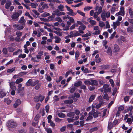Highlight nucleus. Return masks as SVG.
Listing matches in <instances>:
<instances>
[{
  "label": "nucleus",
  "instance_id": "nucleus-17",
  "mask_svg": "<svg viewBox=\"0 0 133 133\" xmlns=\"http://www.w3.org/2000/svg\"><path fill=\"white\" fill-rule=\"evenodd\" d=\"M15 84V83L14 82H12L10 83L9 85L10 88H11V90L13 88V89L14 90L16 89V87L14 86Z\"/></svg>",
  "mask_w": 133,
  "mask_h": 133
},
{
  "label": "nucleus",
  "instance_id": "nucleus-22",
  "mask_svg": "<svg viewBox=\"0 0 133 133\" xmlns=\"http://www.w3.org/2000/svg\"><path fill=\"white\" fill-rule=\"evenodd\" d=\"M113 125L111 122H109L108 125V130H110L113 127Z\"/></svg>",
  "mask_w": 133,
  "mask_h": 133
},
{
  "label": "nucleus",
  "instance_id": "nucleus-24",
  "mask_svg": "<svg viewBox=\"0 0 133 133\" xmlns=\"http://www.w3.org/2000/svg\"><path fill=\"white\" fill-rule=\"evenodd\" d=\"M15 67L12 68V69H8L7 70V72L8 73H11L13 72L15 70Z\"/></svg>",
  "mask_w": 133,
  "mask_h": 133
},
{
  "label": "nucleus",
  "instance_id": "nucleus-18",
  "mask_svg": "<svg viewBox=\"0 0 133 133\" xmlns=\"http://www.w3.org/2000/svg\"><path fill=\"white\" fill-rule=\"evenodd\" d=\"M11 4V2L10 1L6 2L5 4V8L6 9H9Z\"/></svg>",
  "mask_w": 133,
  "mask_h": 133
},
{
  "label": "nucleus",
  "instance_id": "nucleus-57",
  "mask_svg": "<svg viewBox=\"0 0 133 133\" xmlns=\"http://www.w3.org/2000/svg\"><path fill=\"white\" fill-rule=\"evenodd\" d=\"M31 5L32 8H36V5H37V3H31Z\"/></svg>",
  "mask_w": 133,
  "mask_h": 133
},
{
  "label": "nucleus",
  "instance_id": "nucleus-16",
  "mask_svg": "<svg viewBox=\"0 0 133 133\" xmlns=\"http://www.w3.org/2000/svg\"><path fill=\"white\" fill-rule=\"evenodd\" d=\"M6 94L4 90H2L0 91V97H3L6 95Z\"/></svg>",
  "mask_w": 133,
  "mask_h": 133
},
{
  "label": "nucleus",
  "instance_id": "nucleus-42",
  "mask_svg": "<svg viewBox=\"0 0 133 133\" xmlns=\"http://www.w3.org/2000/svg\"><path fill=\"white\" fill-rule=\"evenodd\" d=\"M91 81H84L85 84L87 85H91Z\"/></svg>",
  "mask_w": 133,
  "mask_h": 133
},
{
  "label": "nucleus",
  "instance_id": "nucleus-35",
  "mask_svg": "<svg viewBox=\"0 0 133 133\" xmlns=\"http://www.w3.org/2000/svg\"><path fill=\"white\" fill-rule=\"evenodd\" d=\"M99 114L98 112L96 111L94 112L93 113V116L94 118H96L98 117V114Z\"/></svg>",
  "mask_w": 133,
  "mask_h": 133
},
{
  "label": "nucleus",
  "instance_id": "nucleus-4",
  "mask_svg": "<svg viewBox=\"0 0 133 133\" xmlns=\"http://www.w3.org/2000/svg\"><path fill=\"white\" fill-rule=\"evenodd\" d=\"M103 90L105 92H110L111 91V89L109 87V86L107 84H104L103 87Z\"/></svg>",
  "mask_w": 133,
  "mask_h": 133
},
{
  "label": "nucleus",
  "instance_id": "nucleus-60",
  "mask_svg": "<svg viewBox=\"0 0 133 133\" xmlns=\"http://www.w3.org/2000/svg\"><path fill=\"white\" fill-rule=\"evenodd\" d=\"M124 101L125 102L129 101V96H126L124 98Z\"/></svg>",
  "mask_w": 133,
  "mask_h": 133
},
{
  "label": "nucleus",
  "instance_id": "nucleus-56",
  "mask_svg": "<svg viewBox=\"0 0 133 133\" xmlns=\"http://www.w3.org/2000/svg\"><path fill=\"white\" fill-rule=\"evenodd\" d=\"M16 34L18 37H20L22 35V32H17L16 33Z\"/></svg>",
  "mask_w": 133,
  "mask_h": 133
},
{
  "label": "nucleus",
  "instance_id": "nucleus-48",
  "mask_svg": "<svg viewBox=\"0 0 133 133\" xmlns=\"http://www.w3.org/2000/svg\"><path fill=\"white\" fill-rule=\"evenodd\" d=\"M124 7H121L120 8V12H121L123 14V15H124Z\"/></svg>",
  "mask_w": 133,
  "mask_h": 133
},
{
  "label": "nucleus",
  "instance_id": "nucleus-37",
  "mask_svg": "<svg viewBox=\"0 0 133 133\" xmlns=\"http://www.w3.org/2000/svg\"><path fill=\"white\" fill-rule=\"evenodd\" d=\"M129 13L131 17L132 18H133V11L132 10L131 8L129 9Z\"/></svg>",
  "mask_w": 133,
  "mask_h": 133
},
{
  "label": "nucleus",
  "instance_id": "nucleus-12",
  "mask_svg": "<svg viewBox=\"0 0 133 133\" xmlns=\"http://www.w3.org/2000/svg\"><path fill=\"white\" fill-rule=\"evenodd\" d=\"M101 17L103 21H106L105 13V11H103L101 15Z\"/></svg>",
  "mask_w": 133,
  "mask_h": 133
},
{
  "label": "nucleus",
  "instance_id": "nucleus-49",
  "mask_svg": "<svg viewBox=\"0 0 133 133\" xmlns=\"http://www.w3.org/2000/svg\"><path fill=\"white\" fill-rule=\"evenodd\" d=\"M103 36L105 35V37L106 38H108V37L109 34L108 33L107 31H105L103 32Z\"/></svg>",
  "mask_w": 133,
  "mask_h": 133
},
{
  "label": "nucleus",
  "instance_id": "nucleus-5",
  "mask_svg": "<svg viewBox=\"0 0 133 133\" xmlns=\"http://www.w3.org/2000/svg\"><path fill=\"white\" fill-rule=\"evenodd\" d=\"M48 7V5L46 4H45L43 6L41 7L40 6L39 7V9L38 10V11L40 13H42L43 12V10L45 8H47Z\"/></svg>",
  "mask_w": 133,
  "mask_h": 133
},
{
  "label": "nucleus",
  "instance_id": "nucleus-29",
  "mask_svg": "<svg viewBox=\"0 0 133 133\" xmlns=\"http://www.w3.org/2000/svg\"><path fill=\"white\" fill-rule=\"evenodd\" d=\"M86 27L84 25H82L81 26H79L78 29L82 30H84L85 29Z\"/></svg>",
  "mask_w": 133,
  "mask_h": 133
},
{
  "label": "nucleus",
  "instance_id": "nucleus-7",
  "mask_svg": "<svg viewBox=\"0 0 133 133\" xmlns=\"http://www.w3.org/2000/svg\"><path fill=\"white\" fill-rule=\"evenodd\" d=\"M25 20L23 16L21 17L18 21V23H19L22 24V25H24V26H25Z\"/></svg>",
  "mask_w": 133,
  "mask_h": 133
},
{
  "label": "nucleus",
  "instance_id": "nucleus-13",
  "mask_svg": "<svg viewBox=\"0 0 133 133\" xmlns=\"http://www.w3.org/2000/svg\"><path fill=\"white\" fill-rule=\"evenodd\" d=\"M91 18H92V17H91L88 19V21H89L90 23L92 25H95L96 24V22L94 20H91L90 19Z\"/></svg>",
  "mask_w": 133,
  "mask_h": 133
},
{
  "label": "nucleus",
  "instance_id": "nucleus-43",
  "mask_svg": "<svg viewBox=\"0 0 133 133\" xmlns=\"http://www.w3.org/2000/svg\"><path fill=\"white\" fill-rule=\"evenodd\" d=\"M124 107L123 105H121L118 108V110L121 111L124 109Z\"/></svg>",
  "mask_w": 133,
  "mask_h": 133
},
{
  "label": "nucleus",
  "instance_id": "nucleus-36",
  "mask_svg": "<svg viewBox=\"0 0 133 133\" xmlns=\"http://www.w3.org/2000/svg\"><path fill=\"white\" fill-rule=\"evenodd\" d=\"M58 116L61 118H64L65 117V115L63 113H59L58 114Z\"/></svg>",
  "mask_w": 133,
  "mask_h": 133
},
{
  "label": "nucleus",
  "instance_id": "nucleus-47",
  "mask_svg": "<svg viewBox=\"0 0 133 133\" xmlns=\"http://www.w3.org/2000/svg\"><path fill=\"white\" fill-rule=\"evenodd\" d=\"M73 101L72 99L69 100H66L64 101V103H73Z\"/></svg>",
  "mask_w": 133,
  "mask_h": 133
},
{
  "label": "nucleus",
  "instance_id": "nucleus-64",
  "mask_svg": "<svg viewBox=\"0 0 133 133\" xmlns=\"http://www.w3.org/2000/svg\"><path fill=\"white\" fill-rule=\"evenodd\" d=\"M24 26V25H22L20 26L19 25V26H18L17 29L18 30H22L23 29Z\"/></svg>",
  "mask_w": 133,
  "mask_h": 133
},
{
  "label": "nucleus",
  "instance_id": "nucleus-23",
  "mask_svg": "<svg viewBox=\"0 0 133 133\" xmlns=\"http://www.w3.org/2000/svg\"><path fill=\"white\" fill-rule=\"evenodd\" d=\"M95 96L94 95H91L89 99V102H91L95 98Z\"/></svg>",
  "mask_w": 133,
  "mask_h": 133
},
{
  "label": "nucleus",
  "instance_id": "nucleus-33",
  "mask_svg": "<svg viewBox=\"0 0 133 133\" xmlns=\"http://www.w3.org/2000/svg\"><path fill=\"white\" fill-rule=\"evenodd\" d=\"M63 8L64 6L62 4H60V5L58 6V8L61 11H63Z\"/></svg>",
  "mask_w": 133,
  "mask_h": 133
},
{
  "label": "nucleus",
  "instance_id": "nucleus-40",
  "mask_svg": "<svg viewBox=\"0 0 133 133\" xmlns=\"http://www.w3.org/2000/svg\"><path fill=\"white\" fill-rule=\"evenodd\" d=\"M26 57V55L25 54H21L19 55L18 57L19 58H25Z\"/></svg>",
  "mask_w": 133,
  "mask_h": 133
},
{
  "label": "nucleus",
  "instance_id": "nucleus-15",
  "mask_svg": "<svg viewBox=\"0 0 133 133\" xmlns=\"http://www.w3.org/2000/svg\"><path fill=\"white\" fill-rule=\"evenodd\" d=\"M114 48L115 51L116 52H118L120 48L119 46L117 44H115L114 45Z\"/></svg>",
  "mask_w": 133,
  "mask_h": 133
},
{
  "label": "nucleus",
  "instance_id": "nucleus-32",
  "mask_svg": "<svg viewBox=\"0 0 133 133\" xmlns=\"http://www.w3.org/2000/svg\"><path fill=\"white\" fill-rule=\"evenodd\" d=\"M81 70L84 72H88L89 71L87 68H85V67H82Z\"/></svg>",
  "mask_w": 133,
  "mask_h": 133
},
{
  "label": "nucleus",
  "instance_id": "nucleus-2",
  "mask_svg": "<svg viewBox=\"0 0 133 133\" xmlns=\"http://www.w3.org/2000/svg\"><path fill=\"white\" fill-rule=\"evenodd\" d=\"M16 123L13 120H11L8 121L6 125L9 128H13L15 127L16 125Z\"/></svg>",
  "mask_w": 133,
  "mask_h": 133
},
{
  "label": "nucleus",
  "instance_id": "nucleus-58",
  "mask_svg": "<svg viewBox=\"0 0 133 133\" xmlns=\"http://www.w3.org/2000/svg\"><path fill=\"white\" fill-rule=\"evenodd\" d=\"M66 128L65 126L63 127L60 129V131L62 132H63L65 131Z\"/></svg>",
  "mask_w": 133,
  "mask_h": 133
},
{
  "label": "nucleus",
  "instance_id": "nucleus-25",
  "mask_svg": "<svg viewBox=\"0 0 133 133\" xmlns=\"http://www.w3.org/2000/svg\"><path fill=\"white\" fill-rule=\"evenodd\" d=\"M8 49L9 52H13L15 50V49L12 46H10L8 48Z\"/></svg>",
  "mask_w": 133,
  "mask_h": 133
},
{
  "label": "nucleus",
  "instance_id": "nucleus-46",
  "mask_svg": "<svg viewBox=\"0 0 133 133\" xmlns=\"http://www.w3.org/2000/svg\"><path fill=\"white\" fill-rule=\"evenodd\" d=\"M92 8L91 7L89 6H87L85 7L84 8V11H89L90 10V9H91Z\"/></svg>",
  "mask_w": 133,
  "mask_h": 133
},
{
  "label": "nucleus",
  "instance_id": "nucleus-31",
  "mask_svg": "<svg viewBox=\"0 0 133 133\" xmlns=\"http://www.w3.org/2000/svg\"><path fill=\"white\" fill-rule=\"evenodd\" d=\"M98 99L100 102L103 103V99L102 97L101 96H99L98 97Z\"/></svg>",
  "mask_w": 133,
  "mask_h": 133
},
{
  "label": "nucleus",
  "instance_id": "nucleus-3",
  "mask_svg": "<svg viewBox=\"0 0 133 133\" xmlns=\"http://www.w3.org/2000/svg\"><path fill=\"white\" fill-rule=\"evenodd\" d=\"M65 7L66 8L67 10L69 12L67 13L68 14L71 16H75L76 15L77 13L74 12L72 9H70L69 6L66 5Z\"/></svg>",
  "mask_w": 133,
  "mask_h": 133
},
{
  "label": "nucleus",
  "instance_id": "nucleus-21",
  "mask_svg": "<svg viewBox=\"0 0 133 133\" xmlns=\"http://www.w3.org/2000/svg\"><path fill=\"white\" fill-rule=\"evenodd\" d=\"M107 53L109 55H111L112 54L111 48L110 47L108 48L107 51Z\"/></svg>",
  "mask_w": 133,
  "mask_h": 133
},
{
  "label": "nucleus",
  "instance_id": "nucleus-55",
  "mask_svg": "<svg viewBox=\"0 0 133 133\" xmlns=\"http://www.w3.org/2000/svg\"><path fill=\"white\" fill-rule=\"evenodd\" d=\"M99 15V14L97 12H95L94 15V18H97L98 17V16Z\"/></svg>",
  "mask_w": 133,
  "mask_h": 133
},
{
  "label": "nucleus",
  "instance_id": "nucleus-53",
  "mask_svg": "<svg viewBox=\"0 0 133 133\" xmlns=\"http://www.w3.org/2000/svg\"><path fill=\"white\" fill-rule=\"evenodd\" d=\"M34 99V101L35 102H38L40 100V96L39 97H35Z\"/></svg>",
  "mask_w": 133,
  "mask_h": 133
},
{
  "label": "nucleus",
  "instance_id": "nucleus-1",
  "mask_svg": "<svg viewBox=\"0 0 133 133\" xmlns=\"http://www.w3.org/2000/svg\"><path fill=\"white\" fill-rule=\"evenodd\" d=\"M38 82L39 81L37 80L33 81L31 79H30L26 83V85L27 86L33 87L38 83Z\"/></svg>",
  "mask_w": 133,
  "mask_h": 133
},
{
  "label": "nucleus",
  "instance_id": "nucleus-10",
  "mask_svg": "<svg viewBox=\"0 0 133 133\" xmlns=\"http://www.w3.org/2000/svg\"><path fill=\"white\" fill-rule=\"evenodd\" d=\"M43 55V52L42 51H40L38 53V54L36 55V57L38 59H41L42 55Z\"/></svg>",
  "mask_w": 133,
  "mask_h": 133
},
{
  "label": "nucleus",
  "instance_id": "nucleus-50",
  "mask_svg": "<svg viewBox=\"0 0 133 133\" xmlns=\"http://www.w3.org/2000/svg\"><path fill=\"white\" fill-rule=\"evenodd\" d=\"M109 81L111 85V86L112 87L114 86V84L113 80L112 79H109Z\"/></svg>",
  "mask_w": 133,
  "mask_h": 133
},
{
  "label": "nucleus",
  "instance_id": "nucleus-30",
  "mask_svg": "<svg viewBox=\"0 0 133 133\" xmlns=\"http://www.w3.org/2000/svg\"><path fill=\"white\" fill-rule=\"evenodd\" d=\"M120 22L118 21H117L116 22H114L113 23V25H115L116 26H118L120 25Z\"/></svg>",
  "mask_w": 133,
  "mask_h": 133
},
{
  "label": "nucleus",
  "instance_id": "nucleus-39",
  "mask_svg": "<svg viewBox=\"0 0 133 133\" xmlns=\"http://www.w3.org/2000/svg\"><path fill=\"white\" fill-rule=\"evenodd\" d=\"M99 26L101 27H103L105 26V24L103 22L100 21L99 22Z\"/></svg>",
  "mask_w": 133,
  "mask_h": 133
},
{
  "label": "nucleus",
  "instance_id": "nucleus-38",
  "mask_svg": "<svg viewBox=\"0 0 133 133\" xmlns=\"http://www.w3.org/2000/svg\"><path fill=\"white\" fill-rule=\"evenodd\" d=\"M4 101L5 102H6V103L8 104H9L11 102V100L7 98H5Z\"/></svg>",
  "mask_w": 133,
  "mask_h": 133
},
{
  "label": "nucleus",
  "instance_id": "nucleus-19",
  "mask_svg": "<svg viewBox=\"0 0 133 133\" xmlns=\"http://www.w3.org/2000/svg\"><path fill=\"white\" fill-rule=\"evenodd\" d=\"M74 112H71L68 114H67V116L68 117H71L72 118H74Z\"/></svg>",
  "mask_w": 133,
  "mask_h": 133
},
{
  "label": "nucleus",
  "instance_id": "nucleus-9",
  "mask_svg": "<svg viewBox=\"0 0 133 133\" xmlns=\"http://www.w3.org/2000/svg\"><path fill=\"white\" fill-rule=\"evenodd\" d=\"M92 112H90L89 114V116L87 117L86 121H89L91 120L92 118Z\"/></svg>",
  "mask_w": 133,
  "mask_h": 133
},
{
  "label": "nucleus",
  "instance_id": "nucleus-8",
  "mask_svg": "<svg viewBox=\"0 0 133 133\" xmlns=\"http://www.w3.org/2000/svg\"><path fill=\"white\" fill-rule=\"evenodd\" d=\"M91 85H97L98 84V82L96 80L91 79Z\"/></svg>",
  "mask_w": 133,
  "mask_h": 133
},
{
  "label": "nucleus",
  "instance_id": "nucleus-52",
  "mask_svg": "<svg viewBox=\"0 0 133 133\" xmlns=\"http://www.w3.org/2000/svg\"><path fill=\"white\" fill-rule=\"evenodd\" d=\"M116 32L115 31H114L113 33L111 34V36L110 37V39H112L114 38V36L116 35Z\"/></svg>",
  "mask_w": 133,
  "mask_h": 133
},
{
  "label": "nucleus",
  "instance_id": "nucleus-51",
  "mask_svg": "<svg viewBox=\"0 0 133 133\" xmlns=\"http://www.w3.org/2000/svg\"><path fill=\"white\" fill-rule=\"evenodd\" d=\"M79 52L78 51H76L75 52V57L76 58V59L77 58H78L79 57Z\"/></svg>",
  "mask_w": 133,
  "mask_h": 133
},
{
  "label": "nucleus",
  "instance_id": "nucleus-20",
  "mask_svg": "<svg viewBox=\"0 0 133 133\" xmlns=\"http://www.w3.org/2000/svg\"><path fill=\"white\" fill-rule=\"evenodd\" d=\"M56 40L55 42L56 43H59L61 41V39L58 37L56 36L55 38Z\"/></svg>",
  "mask_w": 133,
  "mask_h": 133
},
{
  "label": "nucleus",
  "instance_id": "nucleus-11",
  "mask_svg": "<svg viewBox=\"0 0 133 133\" xmlns=\"http://www.w3.org/2000/svg\"><path fill=\"white\" fill-rule=\"evenodd\" d=\"M82 82L81 81H79L77 82H76L74 84V87H78L80 86L82 84Z\"/></svg>",
  "mask_w": 133,
  "mask_h": 133
},
{
  "label": "nucleus",
  "instance_id": "nucleus-28",
  "mask_svg": "<svg viewBox=\"0 0 133 133\" xmlns=\"http://www.w3.org/2000/svg\"><path fill=\"white\" fill-rule=\"evenodd\" d=\"M89 32L90 31H89V33H87L85 34L82 35V37H86L90 36L91 34Z\"/></svg>",
  "mask_w": 133,
  "mask_h": 133
},
{
  "label": "nucleus",
  "instance_id": "nucleus-44",
  "mask_svg": "<svg viewBox=\"0 0 133 133\" xmlns=\"http://www.w3.org/2000/svg\"><path fill=\"white\" fill-rule=\"evenodd\" d=\"M104 98L106 99L107 100H108L109 99V97L108 96L107 94H105L103 96Z\"/></svg>",
  "mask_w": 133,
  "mask_h": 133
},
{
  "label": "nucleus",
  "instance_id": "nucleus-62",
  "mask_svg": "<svg viewBox=\"0 0 133 133\" xmlns=\"http://www.w3.org/2000/svg\"><path fill=\"white\" fill-rule=\"evenodd\" d=\"M102 103H99L97 105H96L95 106L96 108L97 109L101 107V106L102 105Z\"/></svg>",
  "mask_w": 133,
  "mask_h": 133
},
{
  "label": "nucleus",
  "instance_id": "nucleus-41",
  "mask_svg": "<svg viewBox=\"0 0 133 133\" xmlns=\"http://www.w3.org/2000/svg\"><path fill=\"white\" fill-rule=\"evenodd\" d=\"M60 31H54L53 32L59 36H61L62 35V33Z\"/></svg>",
  "mask_w": 133,
  "mask_h": 133
},
{
  "label": "nucleus",
  "instance_id": "nucleus-61",
  "mask_svg": "<svg viewBox=\"0 0 133 133\" xmlns=\"http://www.w3.org/2000/svg\"><path fill=\"white\" fill-rule=\"evenodd\" d=\"M102 8L101 6H100V7H99L97 12L99 14L102 12Z\"/></svg>",
  "mask_w": 133,
  "mask_h": 133
},
{
  "label": "nucleus",
  "instance_id": "nucleus-14",
  "mask_svg": "<svg viewBox=\"0 0 133 133\" xmlns=\"http://www.w3.org/2000/svg\"><path fill=\"white\" fill-rule=\"evenodd\" d=\"M21 103V101L19 99L17 100L15 103L14 104V106L15 108L17 107L18 105Z\"/></svg>",
  "mask_w": 133,
  "mask_h": 133
},
{
  "label": "nucleus",
  "instance_id": "nucleus-6",
  "mask_svg": "<svg viewBox=\"0 0 133 133\" xmlns=\"http://www.w3.org/2000/svg\"><path fill=\"white\" fill-rule=\"evenodd\" d=\"M19 16V14L17 12H14L11 17L13 19H15L18 18Z\"/></svg>",
  "mask_w": 133,
  "mask_h": 133
},
{
  "label": "nucleus",
  "instance_id": "nucleus-45",
  "mask_svg": "<svg viewBox=\"0 0 133 133\" xmlns=\"http://www.w3.org/2000/svg\"><path fill=\"white\" fill-rule=\"evenodd\" d=\"M2 52L5 55L8 52V51L6 48H3L2 50Z\"/></svg>",
  "mask_w": 133,
  "mask_h": 133
},
{
  "label": "nucleus",
  "instance_id": "nucleus-63",
  "mask_svg": "<svg viewBox=\"0 0 133 133\" xmlns=\"http://www.w3.org/2000/svg\"><path fill=\"white\" fill-rule=\"evenodd\" d=\"M80 88L82 89L85 90L86 89V86L84 85H81L80 87Z\"/></svg>",
  "mask_w": 133,
  "mask_h": 133
},
{
  "label": "nucleus",
  "instance_id": "nucleus-34",
  "mask_svg": "<svg viewBox=\"0 0 133 133\" xmlns=\"http://www.w3.org/2000/svg\"><path fill=\"white\" fill-rule=\"evenodd\" d=\"M25 15L26 16H28L29 18H31L32 20L34 19L30 15L29 13L27 12H26L25 13Z\"/></svg>",
  "mask_w": 133,
  "mask_h": 133
},
{
  "label": "nucleus",
  "instance_id": "nucleus-26",
  "mask_svg": "<svg viewBox=\"0 0 133 133\" xmlns=\"http://www.w3.org/2000/svg\"><path fill=\"white\" fill-rule=\"evenodd\" d=\"M23 80L22 78H19L17 79L15 81V83L16 84H18L22 82Z\"/></svg>",
  "mask_w": 133,
  "mask_h": 133
},
{
  "label": "nucleus",
  "instance_id": "nucleus-54",
  "mask_svg": "<svg viewBox=\"0 0 133 133\" xmlns=\"http://www.w3.org/2000/svg\"><path fill=\"white\" fill-rule=\"evenodd\" d=\"M41 84L40 83H37V85L35 87V88L36 90H38L40 87Z\"/></svg>",
  "mask_w": 133,
  "mask_h": 133
},
{
  "label": "nucleus",
  "instance_id": "nucleus-27",
  "mask_svg": "<svg viewBox=\"0 0 133 133\" xmlns=\"http://www.w3.org/2000/svg\"><path fill=\"white\" fill-rule=\"evenodd\" d=\"M77 12L79 14L83 17H84L85 16V13L83 12H81L80 10H77Z\"/></svg>",
  "mask_w": 133,
  "mask_h": 133
},
{
  "label": "nucleus",
  "instance_id": "nucleus-59",
  "mask_svg": "<svg viewBox=\"0 0 133 133\" xmlns=\"http://www.w3.org/2000/svg\"><path fill=\"white\" fill-rule=\"evenodd\" d=\"M127 31L128 32H132V28L131 27H128L127 29Z\"/></svg>",
  "mask_w": 133,
  "mask_h": 133
}]
</instances>
